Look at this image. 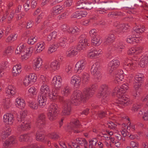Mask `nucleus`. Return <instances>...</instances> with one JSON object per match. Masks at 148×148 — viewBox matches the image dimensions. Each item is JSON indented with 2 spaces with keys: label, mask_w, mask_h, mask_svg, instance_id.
<instances>
[{
  "label": "nucleus",
  "mask_w": 148,
  "mask_h": 148,
  "mask_svg": "<svg viewBox=\"0 0 148 148\" xmlns=\"http://www.w3.org/2000/svg\"><path fill=\"white\" fill-rule=\"evenodd\" d=\"M97 88L96 84H93L90 86L86 87L82 92L79 90H76L71 95L72 102L75 105H79L82 101H84L92 97Z\"/></svg>",
  "instance_id": "f257e3e1"
},
{
  "label": "nucleus",
  "mask_w": 148,
  "mask_h": 148,
  "mask_svg": "<svg viewBox=\"0 0 148 148\" xmlns=\"http://www.w3.org/2000/svg\"><path fill=\"white\" fill-rule=\"evenodd\" d=\"M138 62L141 67H145L148 62V53H145L139 58L135 57L132 60L126 59L123 62V66L127 70L132 72L135 69L136 64Z\"/></svg>",
  "instance_id": "f03ea898"
},
{
  "label": "nucleus",
  "mask_w": 148,
  "mask_h": 148,
  "mask_svg": "<svg viewBox=\"0 0 148 148\" xmlns=\"http://www.w3.org/2000/svg\"><path fill=\"white\" fill-rule=\"evenodd\" d=\"M129 88L127 84H124L121 86L116 87L113 91V93H116L117 96L119 99L117 103L118 105L122 108L128 106L132 103V102L125 95H123Z\"/></svg>",
  "instance_id": "7ed1b4c3"
},
{
  "label": "nucleus",
  "mask_w": 148,
  "mask_h": 148,
  "mask_svg": "<svg viewBox=\"0 0 148 148\" xmlns=\"http://www.w3.org/2000/svg\"><path fill=\"white\" fill-rule=\"evenodd\" d=\"M51 90L49 86L46 84L41 85L40 89V93L45 95H48L49 98L52 101L59 100L62 101L63 97L59 95L58 90L56 89H53L50 92Z\"/></svg>",
  "instance_id": "20e7f679"
},
{
  "label": "nucleus",
  "mask_w": 148,
  "mask_h": 148,
  "mask_svg": "<svg viewBox=\"0 0 148 148\" xmlns=\"http://www.w3.org/2000/svg\"><path fill=\"white\" fill-rule=\"evenodd\" d=\"M34 50L33 47H26V44H23L17 47L15 52L17 54H21V59L24 60H27L29 58Z\"/></svg>",
  "instance_id": "39448f33"
},
{
  "label": "nucleus",
  "mask_w": 148,
  "mask_h": 148,
  "mask_svg": "<svg viewBox=\"0 0 148 148\" xmlns=\"http://www.w3.org/2000/svg\"><path fill=\"white\" fill-rule=\"evenodd\" d=\"M109 89L106 85H102L99 89V91L97 95V97L99 98H103L102 102H104L106 103L108 99L107 97L109 94Z\"/></svg>",
  "instance_id": "423d86ee"
},
{
  "label": "nucleus",
  "mask_w": 148,
  "mask_h": 148,
  "mask_svg": "<svg viewBox=\"0 0 148 148\" xmlns=\"http://www.w3.org/2000/svg\"><path fill=\"white\" fill-rule=\"evenodd\" d=\"M58 106L57 104L52 103L49 106L48 110L47 116L50 121L56 119L58 114Z\"/></svg>",
  "instance_id": "0eeeda50"
},
{
  "label": "nucleus",
  "mask_w": 148,
  "mask_h": 148,
  "mask_svg": "<svg viewBox=\"0 0 148 148\" xmlns=\"http://www.w3.org/2000/svg\"><path fill=\"white\" fill-rule=\"evenodd\" d=\"M21 8V6L19 5L17 8L15 10H13L12 11L10 10L5 11V14L3 16L0 17V21L1 22H3L7 17L8 21H10L14 17V14H16V13L20 12Z\"/></svg>",
  "instance_id": "6e6552de"
},
{
  "label": "nucleus",
  "mask_w": 148,
  "mask_h": 148,
  "mask_svg": "<svg viewBox=\"0 0 148 148\" xmlns=\"http://www.w3.org/2000/svg\"><path fill=\"white\" fill-rule=\"evenodd\" d=\"M103 53L101 49L98 48H93L88 51L87 56L89 58L94 59L100 57Z\"/></svg>",
  "instance_id": "1a4fd4ad"
},
{
  "label": "nucleus",
  "mask_w": 148,
  "mask_h": 148,
  "mask_svg": "<svg viewBox=\"0 0 148 148\" xmlns=\"http://www.w3.org/2000/svg\"><path fill=\"white\" fill-rule=\"evenodd\" d=\"M92 5L90 0H80L77 3L76 8L90 10L93 8Z\"/></svg>",
  "instance_id": "9d476101"
},
{
  "label": "nucleus",
  "mask_w": 148,
  "mask_h": 148,
  "mask_svg": "<svg viewBox=\"0 0 148 148\" xmlns=\"http://www.w3.org/2000/svg\"><path fill=\"white\" fill-rule=\"evenodd\" d=\"M62 101H62L63 102V109L62 111V114L64 115H68L71 114V104H72L74 105L77 106V105H75L74 103L72 102L71 96V101L69 102L68 100H67L65 101H64V97Z\"/></svg>",
  "instance_id": "9b49d317"
},
{
  "label": "nucleus",
  "mask_w": 148,
  "mask_h": 148,
  "mask_svg": "<svg viewBox=\"0 0 148 148\" xmlns=\"http://www.w3.org/2000/svg\"><path fill=\"white\" fill-rule=\"evenodd\" d=\"M37 78L35 73H31L26 75L23 80V84L25 86H27L30 84L35 82Z\"/></svg>",
  "instance_id": "f8f14e48"
},
{
  "label": "nucleus",
  "mask_w": 148,
  "mask_h": 148,
  "mask_svg": "<svg viewBox=\"0 0 148 148\" xmlns=\"http://www.w3.org/2000/svg\"><path fill=\"white\" fill-rule=\"evenodd\" d=\"M17 139L16 137L12 136L9 137L3 143V148H10L13 145L17 143Z\"/></svg>",
  "instance_id": "ddd939ff"
},
{
  "label": "nucleus",
  "mask_w": 148,
  "mask_h": 148,
  "mask_svg": "<svg viewBox=\"0 0 148 148\" xmlns=\"http://www.w3.org/2000/svg\"><path fill=\"white\" fill-rule=\"evenodd\" d=\"M143 77V74L139 73H138L135 76L133 86L135 90H137L140 87Z\"/></svg>",
  "instance_id": "4468645a"
},
{
  "label": "nucleus",
  "mask_w": 148,
  "mask_h": 148,
  "mask_svg": "<svg viewBox=\"0 0 148 148\" xmlns=\"http://www.w3.org/2000/svg\"><path fill=\"white\" fill-rule=\"evenodd\" d=\"M100 67L99 63L96 62L92 66L91 68V73L94 75L95 78L97 79H99L101 76V74L99 71Z\"/></svg>",
  "instance_id": "2eb2a0df"
},
{
  "label": "nucleus",
  "mask_w": 148,
  "mask_h": 148,
  "mask_svg": "<svg viewBox=\"0 0 148 148\" xmlns=\"http://www.w3.org/2000/svg\"><path fill=\"white\" fill-rule=\"evenodd\" d=\"M113 74L115 82H117L118 83H121L122 82L125 81L124 72L122 70H117L113 73Z\"/></svg>",
  "instance_id": "dca6fc26"
},
{
  "label": "nucleus",
  "mask_w": 148,
  "mask_h": 148,
  "mask_svg": "<svg viewBox=\"0 0 148 148\" xmlns=\"http://www.w3.org/2000/svg\"><path fill=\"white\" fill-rule=\"evenodd\" d=\"M21 121V123L17 127V129L18 131H26L30 129L31 125L29 121L26 120Z\"/></svg>",
  "instance_id": "f3484780"
},
{
  "label": "nucleus",
  "mask_w": 148,
  "mask_h": 148,
  "mask_svg": "<svg viewBox=\"0 0 148 148\" xmlns=\"http://www.w3.org/2000/svg\"><path fill=\"white\" fill-rule=\"evenodd\" d=\"M86 62L84 59H82L78 61L76 64L75 70L77 72L81 73L85 68Z\"/></svg>",
  "instance_id": "a211bd4d"
},
{
  "label": "nucleus",
  "mask_w": 148,
  "mask_h": 148,
  "mask_svg": "<svg viewBox=\"0 0 148 148\" xmlns=\"http://www.w3.org/2000/svg\"><path fill=\"white\" fill-rule=\"evenodd\" d=\"M80 30L79 29L77 26L70 27L68 33L73 36L69 38V40L70 42H72L75 40V37L79 34Z\"/></svg>",
  "instance_id": "6ab92c4d"
},
{
  "label": "nucleus",
  "mask_w": 148,
  "mask_h": 148,
  "mask_svg": "<svg viewBox=\"0 0 148 148\" xmlns=\"http://www.w3.org/2000/svg\"><path fill=\"white\" fill-rule=\"evenodd\" d=\"M15 119L14 115L10 113H6L3 115V121L6 125H12L14 123Z\"/></svg>",
  "instance_id": "aec40b11"
},
{
  "label": "nucleus",
  "mask_w": 148,
  "mask_h": 148,
  "mask_svg": "<svg viewBox=\"0 0 148 148\" xmlns=\"http://www.w3.org/2000/svg\"><path fill=\"white\" fill-rule=\"evenodd\" d=\"M88 142L85 139L78 138L76 139L75 143L72 142L73 146L76 148H80V145L84 146L85 148L87 147Z\"/></svg>",
  "instance_id": "412c9836"
},
{
  "label": "nucleus",
  "mask_w": 148,
  "mask_h": 148,
  "mask_svg": "<svg viewBox=\"0 0 148 148\" xmlns=\"http://www.w3.org/2000/svg\"><path fill=\"white\" fill-rule=\"evenodd\" d=\"M135 128V126L133 124L130 123L129 126H126V124L124 123L122 125V128L121 132V134L124 137L128 136L129 132L127 130H130L131 129L133 131Z\"/></svg>",
  "instance_id": "4be33fe9"
},
{
  "label": "nucleus",
  "mask_w": 148,
  "mask_h": 148,
  "mask_svg": "<svg viewBox=\"0 0 148 148\" xmlns=\"http://www.w3.org/2000/svg\"><path fill=\"white\" fill-rule=\"evenodd\" d=\"M81 77L78 75H73L71 78V84L76 88H79L81 83Z\"/></svg>",
  "instance_id": "5701e85b"
},
{
  "label": "nucleus",
  "mask_w": 148,
  "mask_h": 148,
  "mask_svg": "<svg viewBox=\"0 0 148 148\" xmlns=\"http://www.w3.org/2000/svg\"><path fill=\"white\" fill-rule=\"evenodd\" d=\"M62 79L58 75H56L52 78L51 80L52 84L56 88H60L62 86Z\"/></svg>",
  "instance_id": "b1692460"
},
{
  "label": "nucleus",
  "mask_w": 148,
  "mask_h": 148,
  "mask_svg": "<svg viewBox=\"0 0 148 148\" xmlns=\"http://www.w3.org/2000/svg\"><path fill=\"white\" fill-rule=\"evenodd\" d=\"M45 116L43 114H39L37 119L36 124L40 128H42L45 124Z\"/></svg>",
  "instance_id": "393cba45"
},
{
  "label": "nucleus",
  "mask_w": 148,
  "mask_h": 148,
  "mask_svg": "<svg viewBox=\"0 0 148 148\" xmlns=\"http://www.w3.org/2000/svg\"><path fill=\"white\" fill-rule=\"evenodd\" d=\"M60 66V62L57 60H54L51 62L49 69L51 72H54L59 69Z\"/></svg>",
  "instance_id": "a878e982"
},
{
  "label": "nucleus",
  "mask_w": 148,
  "mask_h": 148,
  "mask_svg": "<svg viewBox=\"0 0 148 148\" xmlns=\"http://www.w3.org/2000/svg\"><path fill=\"white\" fill-rule=\"evenodd\" d=\"M99 18V16L97 14L92 15L90 16L89 19L90 23L94 26L102 24V21H100Z\"/></svg>",
  "instance_id": "bb28decb"
},
{
  "label": "nucleus",
  "mask_w": 148,
  "mask_h": 148,
  "mask_svg": "<svg viewBox=\"0 0 148 148\" xmlns=\"http://www.w3.org/2000/svg\"><path fill=\"white\" fill-rule=\"evenodd\" d=\"M66 55L68 57L71 58L76 56L78 53V51L75 46L70 47L66 52Z\"/></svg>",
  "instance_id": "cd10ccee"
},
{
  "label": "nucleus",
  "mask_w": 148,
  "mask_h": 148,
  "mask_svg": "<svg viewBox=\"0 0 148 148\" xmlns=\"http://www.w3.org/2000/svg\"><path fill=\"white\" fill-rule=\"evenodd\" d=\"M42 60L41 58L38 57L33 60V68L36 70L41 69L42 65Z\"/></svg>",
  "instance_id": "c85d7f7f"
},
{
  "label": "nucleus",
  "mask_w": 148,
  "mask_h": 148,
  "mask_svg": "<svg viewBox=\"0 0 148 148\" xmlns=\"http://www.w3.org/2000/svg\"><path fill=\"white\" fill-rule=\"evenodd\" d=\"M37 101L40 107L43 108L45 105L47 101L46 96L40 94L38 95Z\"/></svg>",
  "instance_id": "c756f323"
},
{
  "label": "nucleus",
  "mask_w": 148,
  "mask_h": 148,
  "mask_svg": "<svg viewBox=\"0 0 148 148\" xmlns=\"http://www.w3.org/2000/svg\"><path fill=\"white\" fill-rule=\"evenodd\" d=\"M102 41L101 37L99 35L91 38V44L95 46H99L102 43Z\"/></svg>",
  "instance_id": "7c9ffc66"
},
{
  "label": "nucleus",
  "mask_w": 148,
  "mask_h": 148,
  "mask_svg": "<svg viewBox=\"0 0 148 148\" xmlns=\"http://www.w3.org/2000/svg\"><path fill=\"white\" fill-rule=\"evenodd\" d=\"M79 76L81 77V81L82 80L83 84H87L90 78V75L89 73L86 72L84 71Z\"/></svg>",
  "instance_id": "2f4dec72"
},
{
  "label": "nucleus",
  "mask_w": 148,
  "mask_h": 148,
  "mask_svg": "<svg viewBox=\"0 0 148 148\" xmlns=\"http://www.w3.org/2000/svg\"><path fill=\"white\" fill-rule=\"evenodd\" d=\"M33 135L32 133L25 134L21 135L19 138V140L21 142H25L30 140L32 139Z\"/></svg>",
  "instance_id": "473e14b6"
},
{
  "label": "nucleus",
  "mask_w": 148,
  "mask_h": 148,
  "mask_svg": "<svg viewBox=\"0 0 148 148\" xmlns=\"http://www.w3.org/2000/svg\"><path fill=\"white\" fill-rule=\"evenodd\" d=\"M11 128L8 126L4 127L2 132V138L5 139L7 138L11 134Z\"/></svg>",
  "instance_id": "72a5a7b5"
},
{
  "label": "nucleus",
  "mask_w": 148,
  "mask_h": 148,
  "mask_svg": "<svg viewBox=\"0 0 148 148\" xmlns=\"http://www.w3.org/2000/svg\"><path fill=\"white\" fill-rule=\"evenodd\" d=\"M15 104L17 107L23 109L25 106V103L23 98L18 97L15 99Z\"/></svg>",
  "instance_id": "f704fd0d"
},
{
  "label": "nucleus",
  "mask_w": 148,
  "mask_h": 148,
  "mask_svg": "<svg viewBox=\"0 0 148 148\" xmlns=\"http://www.w3.org/2000/svg\"><path fill=\"white\" fill-rule=\"evenodd\" d=\"M5 92L7 94L13 96L16 92V88L12 85H9L5 89Z\"/></svg>",
  "instance_id": "c9c22d12"
},
{
  "label": "nucleus",
  "mask_w": 148,
  "mask_h": 148,
  "mask_svg": "<svg viewBox=\"0 0 148 148\" xmlns=\"http://www.w3.org/2000/svg\"><path fill=\"white\" fill-rule=\"evenodd\" d=\"M21 66L20 64H16L12 68V74L13 77L18 75L21 73Z\"/></svg>",
  "instance_id": "e433bc0d"
},
{
  "label": "nucleus",
  "mask_w": 148,
  "mask_h": 148,
  "mask_svg": "<svg viewBox=\"0 0 148 148\" xmlns=\"http://www.w3.org/2000/svg\"><path fill=\"white\" fill-rule=\"evenodd\" d=\"M45 43L43 41H42L37 43L35 46L36 49V52L40 53L45 48Z\"/></svg>",
  "instance_id": "4c0bfd02"
},
{
  "label": "nucleus",
  "mask_w": 148,
  "mask_h": 148,
  "mask_svg": "<svg viewBox=\"0 0 148 148\" xmlns=\"http://www.w3.org/2000/svg\"><path fill=\"white\" fill-rule=\"evenodd\" d=\"M71 90L68 86H65L62 88L61 93L62 95L65 97L68 96L71 93Z\"/></svg>",
  "instance_id": "58836bf2"
},
{
  "label": "nucleus",
  "mask_w": 148,
  "mask_h": 148,
  "mask_svg": "<svg viewBox=\"0 0 148 148\" xmlns=\"http://www.w3.org/2000/svg\"><path fill=\"white\" fill-rule=\"evenodd\" d=\"M68 41V40L66 37H62L59 39L57 44L59 47H64L66 45Z\"/></svg>",
  "instance_id": "ea45409f"
},
{
  "label": "nucleus",
  "mask_w": 148,
  "mask_h": 148,
  "mask_svg": "<svg viewBox=\"0 0 148 148\" xmlns=\"http://www.w3.org/2000/svg\"><path fill=\"white\" fill-rule=\"evenodd\" d=\"M114 26L116 27L117 29V32L119 33L122 32H124L128 28L129 26L128 25H119L118 23H117L114 24Z\"/></svg>",
  "instance_id": "a19ab883"
},
{
  "label": "nucleus",
  "mask_w": 148,
  "mask_h": 148,
  "mask_svg": "<svg viewBox=\"0 0 148 148\" xmlns=\"http://www.w3.org/2000/svg\"><path fill=\"white\" fill-rule=\"evenodd\" d=\"M80 39L79 41V43L85 45L86 46H89V44L88 42L87 39L86 38V36L85 34H82L79 37Z\"/></svg>",
  "instance_id": "79ce46f5"
},
{
  "label": "nucleus",
  "mask_w": 148,
  "mask_h": 148,
  "mask_svg": "<svg viewBox=\"0 0 148 148\" xmlns=\"http://www.w3.org/2000/svg\"><path fill=\"white\" fill-rule=\"evenodd\" d=\"M59 47L57 44H53L49 46L47 50V53L49 54H51L56 51Z\"/></svg>",
  "instance_id": "37998d69"
},
{
  "label": "nucleus",
  "mask_w": 148,
  "mask_h": 148,
  "mask_svg": "<svg viewBox=\"0 0 148 148\" xmlns=\"http://www.w3.org/2000/svg\"><path fill=\"white\" fill-rule=\"evenodd\" d=\"M62 6L58 5L53 7L52 9V12L54 14H57L60 13L62 11Z\"/></svg>",
  "instance_id": "c03bdc74"
},
{
  "label": "nucleus",
  "mask_w": 148,
  "mask_h": 148,
  "mask_svg": "<svg viewBox=\"0 0 148 148\" xmlns=\"http://www.w3.org/2000/svg\"><path fill=\"white\" fill-rule=\"evenodd\" d=\"M27 110L21 111L20 112L19 114L18 115L17 119L18 121L24 120V118L27 116Z\"/></svg>",
  "instance_id": "a18cd8bd"
},
{
  "label": "nucleus",
  "mask_w": 148,
  "mask_h": 148,
  "mask_svg": "<svg viewBox=\"0 0 148 148\" xmlns=\"http://www.w3.org/2000/svg\"><path fill=\"white\" fill-rule=\"evenodd\" d=\"M38 38L34 36H29L27 40V43L30 45H34L37 40Z\"/></svg>",
  "instance_id": "49530a36"
},
{
  "label": "nucleus",
  "mask_w": 148,
  "mask_h": 148,
  "mask_svg": "<svg viewBox=\"0 0 148 148\" xmlns=\"http://www.w3.org/2000/svg\"><path fill=\"white\" fill-rule=\"evenodd\" d=\"M113 48L116 49L119 51H121V49L124 48L125 47L124 43L123 42H120L118 44H116L115 45H113Z\"/></svg>",
  "instance_id": "de8ad7c7"
},
{
  "label": "nucleus",
  "mask_w": 148,
  "mask_h": 148,
  "mask_svg": "<svg viewBox=\"0 0 148 148\" xmlns=\"http://www.w3.org/2000/svg\"><path fill=\"white\" fill-rule=\"evenodd\" d=\"M28 93L30 97L36 95L37 93L36 88L34 86L31 87L28 90Z\"/></svg>",
  "instance_id": "09e8293b"
},
{
  "label": "nucleus",
  "mask_w": 148,
  "mask_h": 148,
  "mask_svg": "<svg viewBox=\"0 0 148 148\" xmlns=\"http://www.w3.org/2000/svg\"><path fill=\"white\" fill-rule=\"evenodd\" d=\"M80 125L78 120H75L73 122H71L68 126V127L71 129H73L78 127Z\"/></svg>",
  "instance_id": "8fccbe9b"
},
{
  "label": "nucleus",
  "mask_w": 148,
  "mask_h": 148,
  "mask_svg": "<svg viewBox=\"0 0 148 148\" xmlns=\"http://www.w3.org/2000/svg\"><path fill=\"white\" fill-rule=\"evenodd\" d=\"M97 140L96 138H92L89 141V148H96Z\"/></svg>",
  "instance_id": "3c124183"
},
{
  "label": "nucleus",
  "mask_w": 148,
  "mask_h": 148,
  "mask_svg": "<svg viewBox=\"0 0 148 148\" xmlns=\"http://www.w3.org/2000/svg\"><path fill=\"white\" fill-rule=\"evenodd\" d=\"M45 136L42 132L38 131L36 135V138L37 140L42 141L44 140Z\"/></svg>",
  "instance_id": "603ef678"
},
{
  "label": "nucleus",
  "mask_w": 148,
  "mask_h": 148,
  "mask_svg": "<svg viewBox=\"0 0 148 148\" xmlns=\"http://www.w3.org/2000/svg\"><path fill=\"white\" fill-rule=\"evenodd\" d=\"M145 27L143 26L140 27L136 26L133 29L137 33L140 34L142 33L145 30Z\"/></svg>",
  "instance_id": "864d4df0"
},
{
  "label": "nucleus",
  "mask_w": 148,
  "mask_h": 148,
  "mask_svg": "<svg viewBox=\"0 0 148 148\" xmlns=\"http://www.w3.org/2000/svg\"><path fill=\"white\" fill-rule=\"evenodd\" d=\"M29 106L32 109L36 110L38 108V105L34 101H30L28 102Z\"/></svg>",
  "instance_id": "5fc2aeb1"
},
{
  "label": "nucleus",
  "mask_w": 148,
  "mask_h": 148,
  "mask_svg": "<svg viewBox=\"0 0 148 148\" xmlns=\"http://www.w3.org/2000/svg\"><path fill=\"white\" fill-rule=\"evenodd\" d=\"M18 35L17 34H12L9 36L6 39L7 42H10L12 40L14 41L17 39Z\"/></svg>",
  "instance_id": "6e6d98bb"
},
{
  "label": "nucleus",
  "mask_w": 148,
  "mask_h": 148,
  "mask_svg": "<svg viewBox=\"0 0 148 148\" xmlns=\"http://www.w3.org/2000/svg\"><path fill=\"white\" fill-rule=\"evenodd\" d=\"M18 35L17 34H12L9 36L6 39L7 42H10L12 40L14 41L17 39Z\"/></svg>",
  "instance_id": "4d7b16f0"
},
{
  "label": "nucleus",
  "mask_w": 148,
  "mask_h": 148,
  "mask_svg": "<svg viewBox=\"0 0 148 148\" xmlns=\"http://www.w3.org/2000/svg\"><path fill=\"white\" fill-rule=\"evenodd\" d=\"M39 84L41 85L44 84H47V80L43 75H41L39 79Z\"/></svg>",
  "instance_id": "13d9d810"
},
{
  "label": "nucleus",
  "mask_w": 148,
  "mask_h": 148,
  "mask_svg": "<svg viewBox=\"0 0 148 148\" xmlns=\"http://www.w3.org/2000/svg\"><path fill=\"white\" fill-rule=\"evenodd\" d=\"M14 50V48L13 46H9L5 49L4 52V54L6 55L8 54L12 53Z\"/></svg>",
  "instance_id": "bf43d9fd"
},
{
  "label": "nucleus",
  "mask_w": 148,
  "mask_h": 148,
  "mask_svg": "<svg viewBox=\"0 0 148 148\" xmlns=\"http://www.w3.org/2000/svg\"><path fill=\"white\" fill-rule=\"evenodd\" d=\"M120 63L118 60H114L112 61V69H114L117 68L119 65Z\"/></svg>",
  "instance_id": "052dcab7"
},
{
  "label": "nucleus",
  "mask_w": 148,
  "mask_h": 148,
  "mask_svg": "<svg viewBox=\"0 0 148 148\" xmlns=\"http://www.w3.org/2000/svg\"><path fill=\"white\" fill-rule=\"evenodd\" d=\"M4 108L5 109H8L11 106L10 100L7 99L4 102L3 104Z\"/></svg>",
  "instance_id": "680f3d73"
},
{
  "label": "nucleus",
  "mask_w": 148,
  "mask_h": 148,
  "mask_svg": "<svg viewBox=\"0 0 148 148\" xmlns=\"http://www.w3.org/2000/svg\"><path fill=\"white\" fill-rule=\"evenodd\" d=\"M48 136L49 138L53 140L57 139L59 137V135L55 132H52L49 134Z\"/></svg>",
  "instance_id": "e2e57ef3"
},
{
  "label": "nucleus",
  "mask_w": 148,
  "mask_h": 148,
  "mask_svg": "<svg viewBox=\"0 0 148 148\" xmlns=\"http://www.w3.org/2000/svg\"><path fill=\"white\" fill-rule=\"evenodd\" d=\"M111 132H108L107 134H103L101 136L102 137L103 139L105 140H109L111 138V135L110 134Z\"/></svg>",
  "instance_id": "0e129e2a"
},
{
  "label": "nucleus",
  "mask_w": 148,
  "mask_h": 148,
  "mask_svg": "<svg viewBox=\"0 0 148 148\" xmlns=\"http://www.w3.org/2000/svg\"><path fill=\"white\" fill-rule=\"evenodd\" d=\"M109 9H110L108 8H99L97 10V12L98 14H104L105 13H107V11Z\"/></svg>",
  "instance_id": "69168bd1"
},
{
  "label": "nucleus",
  "mask_w": 148,
  "mask_h": 148,
  "mask_svg": "<svg viewBox=\"0 0 148 148\" xmlns=\"http://www.w3.org/2000/svg\"><path fill=\"white\" fill-rule=\"evenodd\" d=\"M75 47L76 49L78 51L82 50H84L87 47L85 45L81 44L79 43L77 46Z\"/></svg>",
  "instance_id": "338daca9"
},
{
  "label": "nucleus",
  "mask_w": 148,
  "mask_h": 148,
  "mask_svg": "<svg viewBox=\"0 0 148 148\" xmlns=\"http://www.w3.org/2000/svg\"><path fill=\"white\" fill-rule=\"evenodd\" d=\"M97 30L95 29H91L89 32L90 36L91 38L98 35L97 34Z\"/></svg>",
  "instance_id": "774afa93"
}]
</instances>
